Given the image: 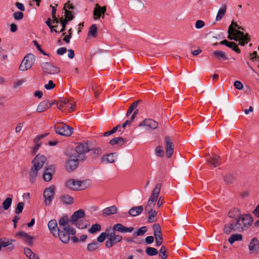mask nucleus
Listing matches in <instances>:
<instances>
[{
  "instance_id": "1",
  "label": "nucleus",
  "mask_w": 259,
  "mask_h": 259,
  "mask_svg": "<svg viewBox=\"0 0 259 259\" xmlns=\"http://www.w3.org/2000/svg\"><path fill=\"white\" fill-rule=\"evenodd\" d=\"M161 187V184L158 183L156 184L155 187L152 192L147 205L145 207V212L149 214L148 220V222L150 223L153 222L155 221L154 219L157 214V211L153 210V208L156 204V201H157Z\"/></svg>"
},
{
  "instance_id": "2",
  "label": "nucleus",
  "mask_w": 259,
  "mask_h": 259,
  "mask_svg": "<svg viewBox=\"0 0 259 259\" xmlns=\"http://www.w3.org/2000/svg\"><path fill=\"white\" fill-rule=\"evenodd\" d=\"M228 32V38L239 41V45L240 46H244L250 41V37L248 33L245 34L240 30L234 28L232 26H229Z\"/></svg>"
},
{
  "instance_id": "3",
  "label": "nucleus",
  "mask_w": 259,
  "mask_h": 259,
  "mask_svg": "<svg viewBox=\"0 0 259 259\" xmlns=\"http://www.w3.org/2000/svg\"><path fill=\"white\" fill-rule=\"evenodd\" d=\"M91 185L89 180L79 181L75 179H70L66 182V186L72 190H82L88 188Z\"/></svg>"
},
{
  "instance_id": "4",
  "label": "nucleus",
  "mask_w": 259,
  "mask_h": 259,
  "mask_svg": "<svg viewBox=\"0 0 259 259\" xmlns=\"http://www.w3.org/2000/svg\"><path fill=\"white\" fill-rule=\"evenodd\" d=\"M76 234L75 230L68 226L65 228H61L58 230L57 235L60 240L64 243H68L70 239V235H74Z\"/></svg>"
},
{
  "instance_id": "5",
  "label": "nucleus",
  "mask_w": 259,
  "mask_h": 259,
  "mask_svg": "<svg viewBox=\"0 0 259 259\" xmlns=\"http://www.w3.org/2000/svg\"><path fill=\"white\" fill-rule=\"evenodd\" d=\"M232 231L242 232V227L238 223V221H236L235 218L232 219L225 225L224 232L227 234H229Z\"/></svg>"
},
{
  "instance_id": "6",
  "label": "nucleus",
  "mask_w": 259,
  "mask_h": 259,
  "mask_svg": "<svg viewBox=\"0 0 259 259\" xmlns=\"http://www.w3.org/2000/svg\"><path fill=\"white\" fill-rule=\"evenodd\" d=\"M35 56L32 54H28L23 59L19 69L22 71H26L31 68L35 62Z\"/></svg>"
},
{
  "instance_id": "7",
  "label": "nucleus",
  "mask_w": 259,
  "mask_h": 259,
  "mask_svg": "<svg viewBox=\"0 0 259 259\" xmlns=\"http://www.w3.org/2000/svg\"><path fill=\"white\" fill-rule=\"evenodd\" d=\"M55 130L57 134L66 137L71 136L73 132V128L63 123L55 125Z\"/></svg>"
},
{
  "instance_id": "8",
  "label": "nucleus",
  "mask_w": 259,
  "mask_h": 259,
  "mask_svg": "<svg viewBox=\"0 0 259 259\" xmlns=\"http://www.w3.org/2000/svg\"><path fill=\"white\" fill-rule=\"evenodd\" d=\"M235 220L238 221V223L242 227V231L247 230L252 223V216L250 214H243L241 216L237 214Z\"/></svg>"
},
{
  "instance_id": "9",
  "label": "nucleus",
  "mask_w": 259,
  "mask_h": 259,
  "mask_svg": "<svg viewBox=\"0 0 259 259\" xmlns=\"http://www.w3.org/2000/svg\"><path fill=\"white\" fill-rule=\"evenodd\" d=\"M79 160H80L76 155H71L65 164V169L68 172H72L74 170L79 164Z\"/></svg>"
},
{
  "instance_id": "10",
  "label": "nucleus",
  "mask_w": 259,
  "mask_h": 259,
  "mask_svg": "<svg viewBox=\"0 0 259 259\" xmlns=\"http://www.w3.org/2000/svg\"><path fill=\"white\" fill-rule=\"evenodd\" d=\"M90 151L88 144L81 143L75 147V151L77 154L76 155L80 160H83L85 158L84 153Z\"/></svg>"
},
{
  "instance_id": "11",
  "label": "nucleus",
  "mask_w": 259,
  "mask_h": 259,
  "mask_svg": "<svg viewBox=\"0 0 259 259\" xmlns=\"http://www.w3.org/2000/svg\"><path fill=\"white\" fill-rule=\"evenodd\" d=\"M42 70L46 73L50 74H57L60 72V68L48 62H44L40 64Z\"/></svg>"
},
{
  "instance_id": "12",
  "label": "nucleus",
  "mask_w": 259,
  "mask_h": 259,
  "mask_svg": "<svg viewBox=\"0 0 259 259\" xmlns=\"http://www.w3.org/2000/svg\"><path fill=\"white\" fill-rule=\"evenodd\" d=\"M55 195V187L52 186L46 188L44 192V197L45 198V202L46 205H50Z\"/></svg>"
},
{
  "instance_id": "13",
  "label": "nucleus",
  "mask_w": 259,
  "mask_h": 259,
  "mask_svg": "<svg viewBox=\"0 0 259 259\" xmlns=\"http://www.w3.org/2000/svg\"><path fill=\"white\" fill-rule=\"evenodd\" d=\"M154 235L156 239V246H160L163 241L162 234L161 231L160 226L158 224H155L153 225Z\"/></svg>"
},
{
  "instance_id": "14",
  "label": "nucleus",
  "mask_w": 259,
  "mask_h": 259,
  "mask_svg": "<svg viewBox=\"0 0 259 259\" xmlns=\"http://www.w3.org/2000/svg\"><path fill=\"white\" fill-rule=\"evenodd\" d=\"M164 142L166 156L167 158H169L172 156L174 151V144L172 140L168 136L165 137Z\"/></svg>"
},
{
  "instance_id": "15",
  "label": "nucleus",
  "mask_w": 259,
  "mask_h": 259,
  "mask_svg": "<svg viewBox=\"0 0 259 259\" xmlns=\"http://www.w3.org/2000/svg\"><path fill=\"white\" fill-rule=\"evenodd\" d=\"M248 249L251 253H259V241L256 237H253L250 240L248 245Z\"/></svg>"
},
{
  "instance_id": "16",
  "label": "nucleus",
  "mask_w": 259,
  "mask_h": 259,
  "mask_svg": "<svg viewBox=\"0 0 259 259\" xmlns=\"http://www.w3.org/2000/svg\"><path fill=\"white\" fill-rule=\"evenodd\" d=\"M85 216V212L83 209H80L73 213L72 215L69 222L71 224L73 225L76 223L81 219L84 218Z\"/></svg>"
},
{
  "instance_id": "17",
  "label": "nucleus",
  "mask_w": 259,
  "mask_h": 259,
  "mask_svg": "<svg viewBox=\"0 0 259 259\" xmlns=\"http://www.w3.org/2000/svg\"><path fill=\"white\" fill-rule=\"evenodd\" d=\"M106 11V6L101 7L99 4H97L95 5L93 12L94 19L96 20L98 19L102 16V15H103V18H104V15Z\"/></svg>"
},
{
  "instance_id": "18",
  "label": "nucleus",
  "mask_w": 259,
  "mask_h": 259,
  "mask_svg": "<svg viewBox=\"0 0 259 259\" xmlns=\"http://www.w3.org/2000/svg\"><path fill=\"white\" fill-rule=\"evenodd\" d=\"M134 230V228L133 227H126L120 223L114 225L113 227V231H114L115 232L117 231L122 233H130Z\"/></svg>"
},
{
  "instance_id": "19",
  "label": "nucleus",
  "mask_w": 259,
  "mask_h": 259,
  "mask_svg": "<svg viewBox=\"0 0 259 259\" xmlns=\"http://www.w3.org/2000/svg\"><path fill=\"white\" fill-rule=\"evenodd\" d=\"M55 171V166L53 165L45 169L43 175V179L46 182H49L52 179L53 174Z\"/></svg>"
},
{
  "instance_id": "20",
  "label": "nucleus",
  "mask_w": 259,
  "mask_h": 259,
  "mask_svg": "<svg viewBox=\"0 0 259 259\" xmlns=\"http://www.w3.org/2000/svg\"><path fill=\"white\" fill-rule=\"evenodd\" d=\"M55 102H53L52 103H51L49 100H44L38 105L36 111L39 113L42 112L51 107Z\"/></svg>"
},
{
  "instance_id": "21",
  "label": "nucleus",
  "mask_w": 259,
  "mask_h": 259,
  "mask_svg": "<svg viewBox=\"0 0 259 259\" xmlns=\"http://www.w3.org/2000/svg\"><path fill=\"white\" fill-rule=\"evenodd\" d=\"M47 161L46 157L44 155H37L32 160V163L38 168H41Z\"/></svg>"
},
{
  "instance_id": "22",
  "label": "nucleus",
  "mask_w": 259,
  "mask_h": 259,
  "mask_svg": "<svg viewBox=\"0 0 259 259\" xmlns=\"http://www.w3.org/2000/svg\"><path fill=\"white\" fill-rule=\"evenodd\" d=\"M48 226L53 235L56 236L58 230L60 229L58 227L57 221L55 219L50 220L48 224Z\"/></svg>"
},
{
  "instance_id": "23",
  "label": "nucleus",
  "mask_w": 259,
  "mask_h": 259,
  "mask_svg": "<svg viewBox=\"0 0 259 259\" xmlns=\"http://www.w3.org/2000/svg\"><path fill=\"white\" fill-rule=\"evenodd\" d=\"M16 235L21 237L27 244L30 246L32 245L33 240L32 236H29L27 233L23 231L18 232Z\"/></svg>"
},
{
  "instance_id": "24",
  "label": "nucleus",
  "mask_w": 259,
  "mask_h": 259,
  "mask_svg": "<svg viewBox=\"0 0 259 259\" xmlns=\"http://www.w3.org/2000/svg\"><path fill=\"white\" fill-rule=\"evenodd\" d=\"M55 102L54 104H56L58 108L62 111H63L62 109L64 107H68V105L69 104V100L67 99L62 98H60L59 101Z\"/></svg>"
},
{
  "instance_id": "25",
  "label": "nucleus",
  "mask_w": 259,
  "mask_h": 259,
  "mask_svg": "<svg viewBox=\"0 0 259 259\" xmlns=\"http://www.w3.org/2000/svg\"><path fill=\"white\" fill-rule=\"evenodd\" d=\"M143 211V207L142 205L132 207L128 211V213L132 217H136L139 215Z\"/></svg>"
},
{
  "instance_id": "26",
  "label": "nucleus",
  "mask_w": 259,
  "mask_h": 259,
  "mask_svg": "<svg viewBox=\"0 0 259 259\" xmlns=\"http://www.w3.org/2000/svg\"><path fill=\"white\" fill-rule=\"evenodd\" d=\"M116 158L117 154L116 153H112L103 156L102 159L103 161H106V163H114Z\"/></svg>"
},
{
  "instance_id": "27",
  "label": "nucleus",
  "mask_w": 259,
  "mask_h": 259,
  "mask_svg": "<svg viewBox=\"0 0 259 259\" xmlns=\"http://www.w3.org/2000/svg\"><path fill=\"white\" fill-rule=\"evenodd\" d=\"M207 162L210 166H213L215 167L220 164V157L215 155L213 157H210L207 159Z\"/></svg>"
},
{
  "instance_id": "28",
  "label": "nucleus",
  "mask_w": 259,
  "mask_h": 259,
  "mask_svg": "<svg viewBox=\"0 0 259 259\" xmlns=\"http://www.w3.org/2000/svg\"><path fill=\"white\" fill-rule=\"evenodd\" d=\"M108 237H110L114 244L120 242L122 239V237L121 235H116L114 231L108 233Z\"/></svg>"
},
{
  "instance_id": "29",
  "label": "nucleus",
  "mask_w": 259,
  "mask_h": 259,
  "mask_svg": "<svg viewBox=\"0 0 259 259\" xmlns=\"http://www.w3.org/2000/svg\"><path fill=\"white\" fill-rule=\"evenodd\" d=\"M117 208L115 205L104 208L103 210V214L106 215H110L117 213Z\"/></svg>"
},
{
  "instance_id": "30",
  "label": "nucleus",
  "mask_w": 259,
  "mask_h": 259,
  "mask_svg": "<svg viewBox=\"0 0 259 259\" xmlns=\"http://www.w3.org/2000/svg\"><path fill=\"white\" fill-rule=\"evenodd\" d=\"M226 11L227 6L226 5H224L221 8L219 9L215 18V20L217 21H220L223 18L224 16L225 15Z\"/></svg>"
},
{
  "instance_id": "31",
  "label": "nucleus",
  "mask_w": 259,
  "mask_h": 259,
  "mask_svg": "<svg viewBox=\"0 0 259 259\" xmlns=\"http://www.w3.org/2000/svg\"><path fill=\"white\" fill-rule=\"evenodd\" d=\"M223 178L225 183L227 185L234 183L236 180L235 177L233 174H227Z\"/></svg>"
},
{
  "instance_id": "32",
  "label": "nucleus",
  "mask_w": 259,
  "mask_h": 259,
  "mask_svg": "<svg viewBox=\"0 0 259 259\" xmlns=\"http://www.w3.org/2000/svg\"><path fill=\"white\" fill-rule=\"evenodd\" d=\"M40 168H38V167H36V166L34 164L32 166L31 169L29 171V176L30 177V181L33 182V181L35 179L37 175L38 171Z\"/></svg>"
},
{
  "instance_id": "33",
  "label": "nucleus",
  "mask_w": 259,
  "mask_h": 259,
  "mask_svg": "<svg viewBox=\"0 0 259 259\" xmlns=\"http://www.w3.org/2000/svg\"><path fill=\"white\" fill-rule=\"evenodd\" d=\"M101 244L97 241H94L87 245V250L89 252H94L101 246Z\"/></svg>"
},
{
  "instance_id": "34",
  "label": "nucleus",
  "mask_w": 259,
  "mask_h": 259,
  "mask_svg": "<svg viewBox=\"0 0 259 259\" xmlns=\"http://www.w3.org/2000/svg\"><path fill=\"white\" fill-rule=\"evenodd\" d=\"M24 252L25 255L29 259H38V257L35 255V254L28 247L24 248Z\"/></svg>"
},
{
  "instance_id": "35",
  "label": "nucleus",
  "mask_w": 259,
  "mask_h": 259,
  "mask_svg": "<svg viewBox=\"0 0 259 259\" xmlns=\"http://www.w3.org/2000/svg\"><path fill=\"white\" fill-rule=\"evenodd\" d=\"M242 240V236L240 234H232L229 238L228 241L230 244H233L235 241H241Z\"/></svg>"
},
{
  "instance_id": "36",
  "label": "nucleus",
  "mask_w": 259,
  "mask_h": 259,
  "mask_svg": "<svg viewBox=\"0 0 259 259\" xmlns=\"http://www.w3.org/2000/svg\"><path fill=\"white\" fill-rule=\"evenodd\" d=\"M73 225L75 226L78 229H83L86 228L88 226H89V222L86 220H80L78 222H76V223Z\"/></svg>"
},
{
  "instance_id": "37",
  "label": "nucleus",
  "mask_w": 259,
  "mask_h": 259,
  "mask_svg": "<svg viewBox=\"0 0 259 259\" xmlns=\"http://www.w3.org/2000/svg\"><path fill=\"white\" fill-rule=\"evenodd\" d=\"M125 143V139L121 137L114 138L110 141V144L112 146L119 144L122 145Z\"/></svg>"
},
{
  "instance_id": "38",
  "label": "nucleus",
  "mask_w": 259,
  "mask_h": 259,
  "mask_svg": "<svg viewBox=\"0 0 259 259\" xmlns=\"http://www.w3.org/2000/svg\"><path fill=\"white\" fill-rule=\"evenodd\" d=\"M88 36H92L94 38H96L97 36V27L96 24H93L90 27Z\"/></svg>"
},
{
  "instance_id": "39",
  "label": "nucleus",
  "mask_w": 259,
  "mask_h": 259,
  "mask_svg": "<svg viewBox=\"0 0 259 259\" xmlns=\"http://www.w3.org/2000/svg\"><path fill=\"white\" fill-rule=\"evenodd\" d=\"M213 55L218 59H222L224 60H226L227 57L224 52L222 51H215L213 52Z\"/></svg>"
},
{
  "instance_id": "40",
  "label": "nucleus",
  "mask_w": 259,
  "mask_h": 259,
  "mask_svg": "<svg viewBox=\"0 0 259 259\" xmlns=\"http://www.w3.org/2000/svg\"><path fill=\"white\" fill-rule=\"evenodd\" d=\"M59 228H65L68 226H70L69 225V220L67 216L63 217L59 221Z\"/></svg>"
},
{
  "instance_id": "41",
  "label": "nucleus",
  "mask_w": 259,
  "mask_h": 259,
  "mask_svg": "<svg viewBox=\"0 0 259 259\" xmlns=\"http://www.w3.org/2000/svg\"><path fill=\"white\" fill-rule=\"evenodd\" d=\"M60 199L61 201L65 204H70L73 202V198L68 195L62 196Z\"/></svg>"
},
{
  "instance_id": "42",
  "label": "nucleus",
  "mask_w": 259,
  "mask_h": 259,
  "mask_svg": "<svg viewBox=\"0 0 259 259\" xmlns=\"http://www.w3.org/2000/svg\"><path fill=\"white\" fill-rule=\"evenodd\" d=\"M12 203V198L8 197L3 202V208L5 210H8L11 206Z\"/></svg>"
},
{
  "instance_id": "43",
  "label": "nucleus",
  "mask_w": 259,
  "mask_h": 259,
  "mask_svg": "<svg viewBox=\"0 0 259 259\" xmlns=\"http://www.w3.org/2000/svg\"><path fill=\"white\" fill-rule=\"evenodd\" d=\"M158 125V123L156 121L152 119H147V126L152 129H156Z\"/></svg>"
},
{
  "instance_id": "44",
  "label": "nucleus",
  "mask_w": 259,
  "mask_h": 259,
  "mask_svg": "<svg viewBox=\"0 0 259 259\" xmlns=\"http://www.w3.org/2000/svg\"><path fill=\"white\" fill-rule=\"evenodd\" d=\"M146 253L149 256H154L158 254V250L155 248L148 247L146 249Z\"/></svg>"
},
{
  "instance_id": "45",
  "label": "nucleus",
  "mask_w": 259,
  "mask_h": 259,
  "mask_svg": "<svg viewBox=\"0 0 259 259\" xmlns=\"http://www.w3.org/2000/svg\"><path fill=\"white\" fill-rule=\"evenodd\" d=\"M167 249L166 247L164 246H162L160 250H159V256L162 258V259H166L167 257V255L166 254Z\"/></svg>"
},
{
  "instance_id": "46",
  "label": "nucleus",
  "mask_w": 259,
  "mask_h": 259,
  "mask_svg": "<svg viewBox=\"0 0 259 259\" xmlns=\"http://www.w3.org/2000/svg\"><path fill=\"white\" fill-rule=\"evenodd\" d=\"M92 151V156L95 159L97 158L102 153V150L100 148H94Z\"/></svg>"
},
{
  "instance_id": "47",
  "label": "nucleus",
  "mask_w": 259,
  "mask_h": 259,
  "mask_svg": "<svg viewBox=\"0 0 259 259\" xmlns=\"http://www.w3.org/2000/svg\"><path fill=\"white\" fill-rule=\"evenodd\" d=\"M74 17L72 14V12L69 11L67 9L65 10V18L64 19L65 20L68 21H70L73 19Z\"/></svg>"
},
{
  "instance_id": "48",
  "label": "nucleus",
  "mask_w": 259,
  "mask_h": 259,
  "mask_svg": "<svg viewBox=\"0 0 259 259\" xmlns=\"http://www.w3.org/2000/svg\"><path fill=\"white\" fill-rule=\"evenodd\" d=\"M14 241L13 239H8L7 241H3L2 239H0V246L1 249L2 247H5L9 245H10L12 242Z\"/></svg>"
},
{
  "instance_id": "49",
  "label": "nucleus",
  "mask_w": 259,
  "mask_h": 259,
  "mask_svg": "<svg viewBox=\"0 0 259 259\" xmlns=\"http://www.w3.org/2000/svg\"><path fill=\"white\" fill-rule=\"evenodd\" d=\"M101 229V226L98 224H95L92 225L91 228L89 230L91 233H94L97 231H99Z\"/></svg>"
},
{
  "instance_id": "50",
  "label": "nucleus",
  "mask_w": 259,
  "mask_h": 259,
  "mask_svg": "<svg viewBox=\"0 0 259 259\" xmlns=\"http://www.w3.org/2000/svg\"><path fill=\"white\" fill-rule=\"evenodd\" d=\"M147 231V227L145 226L142 227L141 228L138 229L136 232L134 233V235L136 236H142L144 235Z\"/></svg>"
},
{
  "instance_id": "51",
  "label": "nucleus",
  "mask_w": 259,
  "mask_h": 259,
  "mask_svg": "<svg viewBox=\"0 0 259 259\" xmlns=\"http://www.w3.org/2000/svg\"><path fill=\"white\" fill-rule=\"evenodd\" d=\"M24 206V203L23 202H19L16 206L15 209V213L16 214H19L22 212L23 208Z\"/></svg>"
},
{
  "instance_id": "52",
  "label": "nucleus",
  "mask_w": 259,
  "mask_h": 259,
  "mask_svg": "<svg viewBox=\"0 0 259 259\" xmlns=\"http://www.w3.org/2000/svg\"><path fill=\"white\" fill-rule=\"evenodd\" d=\"M231 42L232 44L230 45L228 47L230 48V49H231L234 51H235L237 54H240V50L239 49L238 45L234 42L231 41Z\"/></svg>"
},
{
  "instance_id": "53",
  "label": "nucleus",
  "mask_w": 259,
  "mask_h": 259,
  "mask_svg": "<svg viewBox=\"0 0 259 259\" xmlns=\"http://www.w3.org/2000/svg\"><path fill=\"white\" fill-rule=\"evenodd\" d=\"M156 155L157 156L163 157L164 156V151L161 146H158L155 149Z\"/></svg>"
},
{
  "instance_id": "54",
  "label": "nucleus",
  "mask_w": 259,
  "mask_h": 259,
  "mask_svg": "<svg viewBox=\"0 0 259 259\" xmlns=\"http://www.w3.org/2000/svg\"><path fill=\"white\" fill-rule=\"evenodd\" d=\"M108 238V234L103 232L97 238L98 242L100 244V243L103 242L106 238Z\"/></svg>"
},
{
  "instance_id": "55",
  "label": "nucleus",
  "mask_w": 259,
  "mask_h": 259,
  "mask_svg": "<svg viewBox=\"0 0 259 259\" xmlns=\"http://www.w3.org/2000/svg\"><path fill=\"white\" fill-rule=\"evenodd\" d=\"M60 22H61V24L62 25V28L59 31V32H64L65 30V28H66V24H67V23L69 22L67 20H64L63 17H61L60 18Z\"/></svg>"
},
{
  "instance_id": "56",
  "label": "nucleus",
  "mask_w": 259,
  "mask_h": 259,
  "mask_svg": "<svg viewBox=\"0 0 259 259\" xmlns=\"http://www.w3.org/2000/svg\"><path fill=\"white\" fill-rule=\"evenodd\" d=\"M33 43L36 47L37 50L40 52L41 54L45 56H49V55L48 54L46 53L43 50H42L40 46L37 43V42L36 40H34Z\"/></svg>"
},
{
  "instance_id": "57",
  "label": "nucleus",
  "mask_w": 259,
  "mask_h": 259,
  "mask_svg": "<svg viewBox=\"0 0 259 259\" xmlns=\"http://www.w3.org/2000/svg\"><path fill=\"white\" fill-rule=\"evenodd\" d=\"M55 87V84H54L52 80H50L49 81L48 84L45 85V88L47 90H52Z\"/></svg>"
},
{
  "instance_id": "58",
  "label": "nucleus",
  "mask_w": 259,
  "mask_h": 259,
  "mask_svg": "<svg viewBox=\"0 0 259 259\" xmlns=\"http://www.w3.org/2000/svg\"><path fill=\"white\" fill-rule=\"evenodd\" d=\"M23 14L20 12H17L14 14V17L17 20H20L23 18Z\"/></svg>"
},
{
  "instance_id": "59",
  "label": "nucleus",
  "mask_w": 259,
  "mask_h": 259,
  "mask_svg": "<svg viewBox=\"0 0 259 259\" xmlns=\"http://www.w3.org/2000/svg\"><path fill=\"white\" fill-rule=\"evenodd\" d=\"M234 87L238 90H242L243 88V85L240 81H235L234 83Z\"/></svg>"
},
{
  "instance_id": "60",
  "label": "nucleus",
  "mask_w": 259,
  "mask_h": 259,
  "mask_svg": "<svg viewBox=\"0 0 259 259\" xmlns=\"http://www.w3.org/2000/svg\"><path fill=\"white\" fill-rule=\"evenodd\" d=\"M204 22L202 20H197L195 23V27L197 29H200L204 26Z\"/></svg>"
},
{
  "instance_id": "61",
  "label": "nucleus",
  "mask_w": 259,
  "mask_h": 259,
  "mask_svg": "<svg viewBox=\"0 0 259 259\" xmlns=\"http://www.w3.org/2000/svg\"><path fill=\"white\" fill-rule=\"evenodd\" d=\"M67 50L66 48H60L57 51V54L58 55H62L67 52Z\"/></svg>"
},
{
  "instance_id": "62",
  "label": "nucleus",
  "mask_w": 259,
  "mask_h": 259,
  "mask_svg": "<svg viewBox=\"0 0 259 259\" xmlns=\"http://www.w3.org/2000/svg\"><path fill=\"white\" fill-rule=\"evenodd\" d=\"M105 244L106 246L108 248H110L114 245L110 237H108V240L106 241Z\"/></svg>"
},
{
  "instance_id": "63",
  "label": "nucleus",
  "mask_w": 259,
  "mask_h": 259,
  "mask_svg": "<svg viewBox=\"0 0 259 259\" xmlns=\"http://www.w3.org/2000/svg\"><path fill=\"white\" fill-rule=\"evenodd\" d=\"M154 237L152 236H147L145 239V242L147 244H150L153 242Z\"/></svg>"
},
{
  "instance_id": "64",
  "label": "nucleus",
  "mask_w": 259,
  "mask_h": 259,
  "mask_svg": "<svg viewBox=\"0 0 259 259\" xmlns=\"http://www.w3.org/2000/svg\"><path fill=\"white\" fill-rule=\"evenodd\" d=\"M67 8L69 9H74V7L72 4H70L69 2L68 1L64 4L63 10H65Z\"/></svg>"
}]
</instances>
